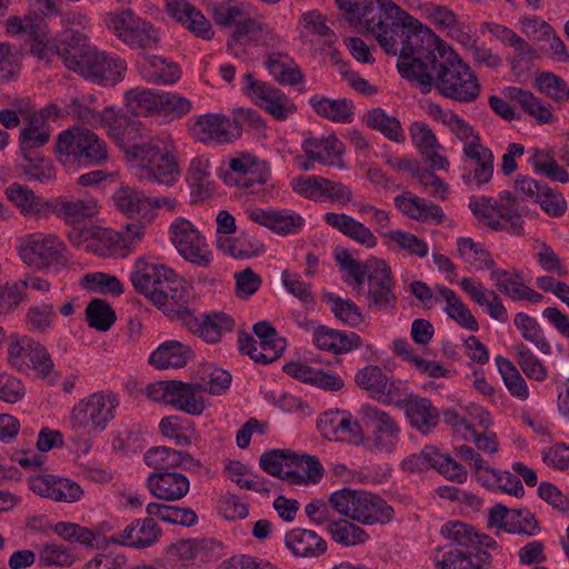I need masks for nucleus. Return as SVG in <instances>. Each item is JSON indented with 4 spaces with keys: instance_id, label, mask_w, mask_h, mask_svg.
Returning a JSON list of instances; mask_svg holds the SVG:
<instances>
[{
    "instance_id": "3",
    "label": "nucleus",
    "mask_w": 569,
    "mask_h": 569,
    "mask_svg": "<svg viewBox=\"0 0 569 569\" xmlns=\"http://www.w3.org/2000/svg\"><path fill=\"white\" fill-rule=\"evenodd\" d=\"M171 139L153 137L129 149L137 161V176L141 182L172 186L180 177L179 163Z\"/></svg>"
},
{
    "instance_id": "14",
    "label": "nucleus",
    "mask_w": 569,
    "mask_h": 569,
    "mask_svg": "<svg viewBox=\"0 0 569 569\" xmlns=\"http://www.w3.org/2000/svg\"><path fill=\"white\" fill-rule=\"evenodd\" d=\"M244 81L247 83V93L251 98L259 100L260 106L274 119L282 121L295 112L293 103L279 89L256 80L250 72L244 74Z\"/></svg>"
},
{
    "instance_id": "22",
    "label": "nucleus",
    "mask_w": 569,
    "mask_h": 569,
    "mask_svg": "<svg viewBox=\"0 0 569 569\" xmlns=\"http://www.w3.org/2000/svg\"><path fill=\"white\" fill-rule=\"evenodd\" d=\"M237 123L224 116L203 114L194 124L196 137L203 142L226 143L231 141Z\"/></svg>"
},
{
    "instance_id": "34",
    "label": "nucleus",
    "mask_w": 569,
    "mask_h": 569,
    "mask_svg": "<svg viewBox=\"0 0 569 569\" xmlns=\"http://www.w3.org/2000/svg\"><path fill=\"white\" fill-rule=\"evenodd\" d=\"M112 199L116 207L128 218H138L144 223H150V214L147 213L149 202L142 191L122 186L114 192Z\"/></svg>"
},
{
    "instance_id": "63",
    "label": "nucleus",
    "mask_w": 569,
    "mask_h": 569,
    "mask_svg": "<svg viewBox=\"0 0 569 569\" xmlns=\"http://www.w3.org/2000/svg\"><path fill=\"white\" fill-rule=\"evenodd\" d=\"M203 552V546L198 540H179L167 550L169 560L178 566H187Z\"/></svg>"
},
{
    "instance_id": "33",
    "label": "nucleus",
    "mask_w": 569,
    "mask_h": 569,
    "mask_svg": "<svg viewBox=\"0 0 569 569\" xmlns=\"http://www.w3.org/2000/svg\"><path fill=\"white\" fill-rule=\"evenodd\" d=\"M411 427L429 433L439 422V412L427 398L412 397L403 409Z\"/></svg>"
},
{
    "instance_id": "27",
    "label": "nucleus",
    "mask_w": 569,
    "mask_h": 569,
    "mask_svg": "<svg viewBox=\"0 0 569 569\" xmlns=\"http://www.w3.org/2000/svg\"><path fill=\"white\" fill-rule=\"evenodd\" d=\"M323 219L327 224L337 229L358 244L368 249L377 246L378 241L373 232L352 217L346 213L328 212Z\"/></svg>"
},
{
    "instance_id": "46",
    "label": "nucleus",
    "mask_w": 569,
    "mask_h": 569,
    "mask_svg": "<svg viewBox=\"0 0 569 569\" xmlns=\"http://www.w3.org/2000/svg\"><path fill=\"white\" fill-rule=\"evenodd\" d=\"M327 530L333 541L346 547L363 543L369 538L368 533L361 527L347 519L329 521Z\"/></svg>"
},
{
    "instance_id": "26",
    "label": "nucleus",
    "mask_w": 569,
    "mask_h": 569,
    "mask_svg": "<svg viewBox=\"0 0 569 569\" xmlns=\"http://www.w3.org/2000/svg\"><path fill=\"white\" fill-rule=\"evenodd\" d=\"M286 547L300 558H318L327 550V542L317 532L295 528L284 536Z\"/></svg>"
},
{
    "instance_id": "4",
    "label": "nucleus",
    "mask_w": 569,
    "mask_h": 569,
    "mask_svg": "<svg viewBox=\"0 0 569 569\" xmlns=\"http://www.w3.org/2000/svg\"><path fill=\"white\" fill-rule=\"evenodd\" d=\"M56 150L64 166L88 168L102 166L108 160L106 142L93 131L80 127L62 131L58 136Z\"/></svg>"
},
{
    "instance_id": "30",
    "label": "nucleus",
    "mask_w": 569,
    "mask_h": 569,
    "mask_svg": "<svg viewBox=\"0 0 569 569\" xmlns=\"http://www.w3.org/2000/svg\"><path fill=\"white\" fill-rule=\"evenodd\" d=\"M505 93L512 101H516L522 111L533 118L538 124H547L555 121L552 107L536 97L531 91L518 87H507Z\"/></svg>"
},
{
    "instance_id": "10",
    "label": "nucleus",
    "mask_w": 569,
    "mask_h": 569,
    "mask_svg": "<svg viewBox=\"0 0 569 569\" xmlns=\"http://www.w3.org/2000/svg\"><path fill=\"white\" fill-rule=\"evenodd\" d=\"M391 268L385 260H377L368 273V290L365 292L369 309L386 311L395 309L398 302Z\"/></svg>"
},
{
    "instance_id": "12",
    "label": "nucleus",
    "mask_w": 569,
    "mask_h": 569,
    "mask_svg": "<svg viewBox=\"0 0 569 569\" xmlns=\"http://www.w3.org/2000/svg\"><path fill=\"white\" fill-rule=\"evenodd\" d=\"M66 246L54 234L31 236L20 249V256L26 263L34 268H44L51 263L64 264Z\"/></svg>"
},
{
    "instance_id": "58",
    "label": "nucleus",
    "mask_w": 569,
    "mask_h": 569,
    "mask_svg": "<svg viewBox=\"0 0 569 569\" xmlns=\"http://www.w3.org/2000/svg\"><path fill=\"white\" fill-rule=\"evenodd\" d=\"M326 302L331 306V311L342 322L356 327L362 322L360 308L349 299H342L332 292L326 295Z\"/></svg>"
},
{
    "instance_id": "64",
    "label": "nucleus",
    "mask_w": 569,
    "mask_h": 569,
    "mask_svg": "<svg viewBox=\"0 0 569 569\" xmlns=\"http://www.w3.org/2000/svg\"><path fill=\"white\" fill-rule=\"evenodd\" d=\"M535 87L556 102L566 99V81L553 72L543 71L537 74Z\"/></svg>"
},
{
    "instance_id": "17",
    "label": "nucleus",
    "mask_w": 569,
    "mask_h": 569,
    "mask_svg": "<svg viewBox=\"0 0 569 569\" xmlns=\"http://www.w3.org/2000/svg\"><path fill=\"white\" fill-rule=\"evenodd\" d=\"M103 119L109 137L131 157L129 149L134 144H139L140 142H136V140L142 138V122L129 116L119 114L112 108L103 110Z\"/></svg>"
},
{
    "instance_id": "52",
    "label": "nucleus",
    "mask_w": 569,
    "mask_h": 569,
    "mask_svg": "<svg viewBox=\"0 0 569 569\" xmlns=\"http://www.w3.org/2000/svg\"><path fill=\"white\" fill-rule=\"evenodd\" d=\"M293 460H296V452L286 449H272L261 455L259 466L268 475L287 480V477H284L287 470H283V467L291 469Z\"/></svg>"
},
{
    "instance_id": "38",
    "label": "nucleus",
    "mask_w": 569,
    "mask_h": 569,
    "mask_svg": "<svg viewBox=\"0 0 569 569\" xmlns=\"http://www.w3.org/2000/svg\"><path fill=\"white\" fill-rule=\"evenodd\" d=\"M436 291L438 292L436 300L441 299L446 302L445 312L450 319L468 330L477 331L479 329L476 318L453 290L437 286Z\"/></svg>"
},
{
    "instance_id": "36",
    "label": "nucleus",
    "mask_w": 569,
    "mask_h": 569,
    "mask_svg": "<svg viewBox=\"0 0 569 569\" xmlns=\"http://www.w3.org/2000/svg\"><path fill=\"white\" fill-rule=\"evenodd\" d=\"M193 357L192 350L179 341L170 340L160 345L149 357L158 369L182 368Z\"/></svg>"
},
{
    "instance_id": "51",
    "label": "nucleus",
    "mask_w": 569,
    "mask_h": 569,
    "mask_svg": "<svg viewBox=\"0 0 569 569\" xmlns=\"http://www.w3.org/2000/svg\"><path fill=\"white\" fill-rule=\"evenodd\" d=\"M513 323L520 330L522 338L531 342L541 353H551V346L535 318L519 312L515 316Z\"/></svg>"
},
{
    "instance_id": "48",
    "label": "nucleus",
    "mask_w": 569,
    "mask_h": 569,
    "mask_svg": "<svg viewBox=\"0 0 569 569\" xmlns=\"http://www.w3.org/2000/svg\"><path fill=\"white\" fill-rule=\"evenodd\" d=\"M159 96L151 90L134 88L126 92V107L137 117H147L159 111Z\"/></svg>"
},
{
    "instance_id": "42",
    "label": "nucleus",
    "mask_w": 569,
    "mask_h": 569,
    "mask_svg": "<svg viewBox=\"0 0 569 569\" xmlns=\"http://www.w3.org/2000/svg\"><path fill=\"white\" fill-rule=\"evenodd\" d=\"M323 476V468L316 456L298 455L292 468L286 471L287 481L292 485L317 483Z\"/></svg>"
},
{
    "instance_id": "53",
    "label": "nucleus",
    "mask_w": 569,
    "mask_h": 569,
    "mask_svg": "<svg viewBox=\"0 0 569 569\" xmlns=\"http://www.w3.org/2000/svg\"><path fill=\"white\" fill-rule=\"evenodd\" d=\"M528 161L532 164L536 172L545 174L550 180L561 183L569 181V173L547 151L532 149Z\"/></svg>"
},
{
    "instance_id": "61",
    "label": "nucleus",
    "mask_w": 569,
    "mask_h": 569,
    "mask_svg": "<svg viewBox=\"0 0 569 569\" xmlns=\"http://www.w3.org/2000/svg\"><path fill=\"white\" fill-rule=\"evenodd\" d=\"M292 190L299 196L312 200H323V187L328 183V179L320 176H300L291 180Z\"/></svg>"
},
{
    "instance_id": "32",
    "label": "nucleus",
    "mask_w": 569,
    "mask_h": 569,
    "mask_svg": "<svg viewBox=\"0 0 569 569\" xmlns=\"http://www.w3.org/2000/svg\"><path fill=\"white\" fill-rule=\"evenodd\" d=\"M462 290L470 296V298L481 307L487 308L489 316L500 322H506L508 319L507 309L502 305V300L493 290L485 289L480 283H477L472 278H463L460 282Z\"/></svg>"
},
{
    "instance_id": "29",
    "label": "nucleus",
    "mask_w": 569,
    "mask_h": 569,
    "mask_svg": "<svg viewBox=\"0 0 569 569\" xmlns=\"http://www.w3.org/2000/svg\"><path fill=\"white\" fill-rule=\"evenodd\" d=\"M54 210L67 223L76 224L98 213V201L93 197H60L56 200Z\"/></svg>"
},
{
    "instance_id": "55",
    "label": "nucleus",
    "mask_w": 569,
    "mask_h": 569,
    "mask_svg": "<svg viewBox=\"0 0 569 569\" xmlns=\"http://www.w3.org/2000/svg\"><path fill=\"white\" fill-rule=\"evenodd\" d=\"M496 362L509 392L513 397L526 400L529 397V390L516 366L510 360L500 356L496 358Z\"/></svg>"
},
{
    "instance_id": "50",
    "label": "nucleus",
    "mask_w": 569,
    "mask_h": 569,
    "mask_svg": "<svg viewBox=\"0 0 569 569\" xmlns=\"http://www.w3.org/2000/svg\"><path fill=\"white\" fill-rule=\"evenodd\" d=\"M355 381L376 400H381L387 391L388 377L378 366L362 368L357 372Z\"/></svg>"
},
{
    "instance_id": "7",
    "label": "nucleus",
    "mask_w": 569,
    "mask_h": 569,
    "mask_svg": "<svg viewBox=\"0 0 569 569\" xmlns=\"http://www.w3.org/2000/svg\"><path fill=\"white\" fill-rule=\"evenodd\" d=\"M118 400L114 395L93 393L79 402L72 410V427L83 433L103 430L113 419Z\"/></svg>"
},
{
    "instance_id": "28",
    "label": "nucleus",
    "mask_w": 569,
    "mask_h": 569,
    "mask_svg": "<svg viewBox=\"0 0 569 569\" xmlns=\"http://www.w3.org/2000/svg\"><path fill=\"white\" fill-rule=\"evenodd\" d=\"M361 342L360 336L355 332L347 335L326 326H318L313 331V343L317 348L335 355L347 353L358 349Z\"/></svg>"
},
{
    "instance_id": "43",
    "label": "nucleus",
    "mask_w": 569,
    "mask_h": 569,
    "mask_svg": "<svg viewBox=\"0 0 569 569\" xmlns=\"http://www.w3.org/2000/svg\"><path fill=\"white\" fill-rule=\"evenodd\" d=\"M166 273L167 268L164 266L139 260L136 263V269L131 273L130 280L136 290L150 300L152 290L159 286L161 278Z\"/></svg>"
},
{
    "instance_id": "37",
    "label": "nucleus",
    "mask_w": 569,
    "mask_h": 569,
    "mask_svg": "<svg viewBox=\"0 0 569 569\" xmlns=\"http://www.w3.org/2000/svg\"><path fill=\"white\" fill-rule=\"evenodd\" d=\"M218 249L236 259H249L259 256L264 251V246L253 236L241 232L238 237L219 236L217 239Z\"/></svg>"
},
{
    "instance_id": "59",
    "label": "nucleus",
    "mask_w": 569,
    "mask_h": 569,
    "mask_svg": "<svg viewBox=\"0 0 569 569\" xmlns=\"http://www.w3.org/2000/svg\"><path fill=\"white\" fill-rule=\"evenodd\" d=\"M166 297L167 300L160 309H162L167 316L171 318L177 316L183 322L186 320V316L191 315V312L188 309L189 293L181 279H179L178 286H173L167 295L164 293V298Z\"/></svg>"
},
{
    "instance_id": "45",
    "label": "nucleus",
    "mask_w": 569,
    "mask_h": 569,
    "mask_svg": "<svg viewBox=\"0 0 569 569\" xmlns=\"http://www.w3.org/2000/svg\"><path fill=\"white\" fill-rule=\"evenodd\" d=\"M365 121L369 128L379 131L389 140L395 142L405 141V133L400 121L396 117L387 114L383 109H371L366 114Z\"/></svg>"
},
{
    "instance_id": "49",
    "label": "nucleus",
    "mask_w": 569,
    "mask_h": 569,
    "mask_svg": "<svg viewBox=\"0 0 569 569\" xmlns=\"http://www.w3.org/2000/svg\"><path fill=\"white\" fill-rule=\"evenodd\" d=\"M86 320L90 328L106 332L117 320V316L110 303L100 298L92 299L86 307Z\"/></svg>"
},
{
    "instance_id": "13",
    "label": "nucleus",
    "mask_w": 569,
    "mask_h": 569,
    "mask_svg": "<svg viewBox=\"0 0 569 569\" xmlns=\"http://www.w3.org/2000/svg\"><path fill=\"white\" fill-rule=\"evenodd\" d=\"M278 36L263 20L259 18L240 19L227 40V50L239 57L241 47L249 44L269 46L277 41Z\"/></svg>"
},
{
    "instance_id": "39",
    "label": "nucleus",
    "mask_w": 569,
    "mask_h": 569,
    "mask_svg": "<svg viewBox=\"0 0 569 569\" xmlns=\"http://www.w3.org/2000/svg\"><path fill=\"white\" fill-rule=\"evenodd\" d=\"M302 150L310 159H316L317 162L325 166H331L333 160L343 153V146L336 134H330L322 138L306 139L302 143Z\"/></svg>"
},
{
    "instance_id": "8",
    "label": "nucleus",
    "mask_w": 569,
    "mask_h": 569,
    "mask_svg": "<svg viewBox=\"0 0 569 569\" xmlns=\"http://www.w3.org/2000/svg\"><path fill=\"white\" fill-rule=\"evenodd\" d=\"M8 356L13 367L31 368L42 378L47 377L53 368V361L47 349L27 336L10 337Z\"/></svg>"
},
{
    "instance_id": "40",
    "label": "nucleus",
    "mask_w": 569,
    "mask_h": 569,
    "mask_svg": "<svg viewBox=\"0 0 569 569\" xmlns=\"http://www.w3.org/2000/svg\"><path fill=\"white\" fill-rule=\"evenodd\" d=\"M438 566L441 569H488L491 567V555L487 550H478L472 553L453 549L443 553Z\"/></svg>"
},
{
    "instance_id": "44",
    "label": "nucleus",
    "mask_w": 569,
    "mask_h": 569,
    "mask_svg": "<svg viewBox=\"0 0 569 569\" xmlns=\"http://www.w3.org/2000/svg\"><path fill=\"white\" fill-rule=\"evenodd\" d=\"M54 532L69 542H77L86 547H96L103 536V526L89 529L74 522L60 521L54 526Z\"/></svg>"
},
{
    "instance_id": "41",
    "label": "nucleus",
    "mask_w": 569,
    "mask_h": 569,
    "mask_svg": "<svg viewBox=\"0 0 569 569\" xmlns=\"http://www.w3.org/2000/svg\"><path fill=\"white\" fill-rule=\"evenodd\" d=\"M313 111L328 120L340 123H349L353 117V104L347 99H329L313 96L309 99Z\"/></svg>"
},
{
    "instance_id": "47",
    "label": "nucleus",
    "mask_w": 569,
    "mask_h": 569,
    "mask_svg": "<svg viewBox=\"0 0 569 569\" xmlns=\"http://www.w3.org/2000/svg\"><path fill=\"white\" fill-rule=\"evenodd\" d=\"M460 257L475 270L481 271L495 269V261L488 250L476 243L471 238H459L457 240Z\"/></svg>"
},
{
    "instance_id": "2",
    "label": "nucleus",
    "mask_w": 569,
    "mask_h": 569,
    "mask_svg": "<svg viewBox=\"0 0 569 569\" xmlns=\"http://www.w3.org/2000/svg\"><path fill=\"white\" fill-rule=\"evenodd\" d=\"M438 59L433 57L432 66L427 70L431 78L429 86L419 84L423 93L435 88L442 97L468 103L475 101L480 92V84L470 68L449 47H442Z\"/></svg>"
},
{
    "instance_id": "6",
    "label": "nucleus",
    "mask_w": 569,
    "mask_h": 569,
    "mask_svg": "<svg viewBox=\"0 0 569 569\" xmlns=\"http://www.w3.org/2000/svg\"><path fill=\"white\" fill-rule=\"evenodd\" d=\"M106 26L122 43L131 49H154L159 34L152 23L143 20L130 9L107 13Z\"/></svg>"
},
{
    "instance_id": "56",
    "label": "nucleus",
    "mask_w": 569,
    "mask_h": 569,
    "mask_svg": "<svg viewBox=\"0 0 569 569\" xmlns=\"http://www.w3.org/2000/svg\"><path fill=\"white\" fill-rule=\"evenodd\" d=\"M181 452L164 446L152 447L144 453V461L154 472H170V469L180 467Z\"/></svg>"
},
{
    "instance_id": "62",
    "label": "nucleus",
    "mask_w": 569,
    "mask_h": 569,
    "mask_svg": "<svg viewBox=\"0 0 569 569\" xmlns=\"http://www.w3.org/2000/svg\"><path fill=\"white\" fill-rule=\"evenodd\" d=\"M518 357V365L523 373L532 380L543 381L547 379V369L542 362L523 343L515 347Z\"/></svg>"
},
{
    "instance_id": "23",
    "label": "nucleus",
    "mask_w": 569,
    "mask_h": 569,
    "mask_svg": "<svg viewBox=\"0 0 569 569\" xmlns=\"http://www.w3.org/2000/svg\"><path fill=\"white\" fill-rule=\"evenodd\" d=\"M249 218L279 234H296L305 226V219L295 212L256 209L249 211Z\"/></svg>"
},
{
    "instance_id": "18",
    "label": "nucleus",
    "mask_w": 569,
    "mask_h": 569,
    "mask_svg": "<svg viewBox=\"0 0 569 569\" xmlns=\"http://www.w3.org/2000/svg\"><path fill=\"white\" fill-rule=\"evenodd\" d=\"M183 325L194 335L204 341L216 343L220 340L222 332L233 329V320L226 313L213 312L196 317L192 313L186 316Z\"/></svg>"
},
{
    "instance_id": "9",
    "label": "nucleus",
    "mask_w": 569,
    "mask_h": 569,
    "mask_svg": "<svg viewBox=\"0 0 569 569\" xmlns=\"http://www.w3.org/2000/svg\"><path fill=\"white\" fill-rule=\"evenodd\" d=\"M170 231L173 246L187 261L199 267H208L211 263L212 252L204 237L190 221L178 219L171 224Z\"/></svg>"
},
{
    "instance_id": "11",
    "label": "nucleus",
    "mask_w": 569,
    "mask_h": 569,
    "mask_svg": "<svg viewBox=\"0 0 569 569\" xmlns=\"http://www.w3.org/2000/svg\"><path fill=\"white\" fill-rule=\"evenodd\" d=\"M361 422L372 431L373 443L380 451L391 452L400 439V426L389 412L372 405L360 409Z\"/></svg>"
},
{
    "instance_id": "57",
    "label": "nucleus",
    "mask_w": 569,
    "mask_h": 569,
    "mask_svg": "<svg viewBox=\"0 0 569 569\" xmlns=\"http://www.w3.org/2000/svg\"><path fill=\"white\" fill-rule=\"evenodd\" d=\"M441 533L458 546L472 549L475 552L480 550L479 532L470 525L460 521L449 522L442 527Z\"/></svg>"
},
{
    "instance_id": "16",
    "label": "nucleus",
    "mask_w": 569,
    "mask_h": 569,
    "mask_svg": "<svg viewBox=\"0 0 569 569\" xmlns=\"http://www.w3.org/2000/svg\"><path fill=\"white\" fill-rule=\"evenodd\" d=\"M167 12L197 38L211 40L214 36L211 22L203 12L187 0H167Z\"/></svg>"
},
{
    "instance_id": "5",
    "label": "nucleus",
    "mask_w": 569,
    "mask_h": 569,
    "mask_svg": "<svg viewBox=\"0 0 569 569\" xmlns=\"http://www.w3.org/2000/svg\"><path fill=\"white\" fill-rule=\"evenodd\" d=\"M499 198L506 200L507 203H499L493 198L471 197L469 208L479 221L492 230H506L515 236L523 234V220L517 209L518 196L510 191H502Z\"/></svg>"
},
{
    "instance_id": "31",
    "label": "nucleus",
    "mask_w": 569,
    "mask_h": 569,
    "mask_svg": "<svg viewBox=\"0 0 569 569\" xmlns=\"http://www.w3.org/2000/svg\"><path fill=\"white\" fill-rule=\"evenodd\" d=\"M283 371L299 381L317 386L327 391H338L345 386L343 380L339 376L327 373L298 362L287 363L283 367Z\"/></svg>"
},
{
    "instance_id": "24",
    "label": "nucleus",
    "mask_w": 569,
    "mask_h": 569,
    "mask_svg": "<svg viewBox=\"0 0 569 569\" xmlns=\"http://www.w3.org/2000/svg\"><path fill=\"white\" fill-rule=\"evenodd\" d=\"M462 154L476 164L472 173L469 171L462 176L463 182L470 183L476 181L479 186L487 183L493 173L495 157L492 151L481 142L476 141V143L463 146Z\"/></svg>"
},
{
    "instance_id": "54",
    "label": "nucleus",
    "mask_w": 569,
    "mask_h": 569,
    "mask_svg": "<svg viewBox=\"0 0 569 569\" xmlns=\"http://www.w3.org/2000/svg\"><path fill=\"white\" fill-rule=\"evenodd\" d=\"M144 62V68H148L146 77L153 82L170 84L181 76L179 67L173 62H167L162 57L148 56Z\"/></svg>"
},
{
    "instance_id": "35",
    "label": "nucleus",
    "mask_w": 569,
    "mask_h": 569,
    "mask_svg": "<svg viewBox=\"0 0 569 569\" xmlns=\"http://www.w3.org/2000/svg\"><path fill=\"white\" fill-rule=\"evenodd\" d=\"M201 386L174 380L170 406L188 415L199 416L204 411V399L200 395Z\"/></svg>"
},
{
    "instance_id": "19",
    "label": "nucleus",
    "mask_w": 569,
    "mask_h": 569,
    "mask_svg": "<svg viewBox=\"0 0 569 569\" xmlns=\"http://www.w3.org/2000/svg\"><path fill=\"white\" fill-rule=\"evenodd\" d=\"M152 496L168 501L183 498L190 488L188 478L179 472H152L147 479Z\"/></svg>"
},
{
    "instance_id": "21",
    "label": "nucleus",
    "mask_w": 569,
    "mask_h": 569,
    "mask_svg": "<svg viewBox=\"0 0 569 569\" xmlns=\"http://www.w3.org/2000/svg\"><path fill=\"white\" fill-rule=\"evenodd\" d=\"M392 515L393 509L383 499L360 490L352 520L363 525L386 523L391 520Z\"/></svg>"
},
{
    "instance_id": "60",
    "label": "nucleus",
    "mask_w": 569,
    "mask_h": 569,
    "mask_svg": "<svg viewBox=\"0 0 569 569\" xmlns=\"http://www.w3.org/2000/svg\"><path fill=\"white\" fill-rule=\"evenodd\" d=\"M81 283L88 290L102 295L109 293L118 297L123 292V286L120 280L116 276L104 272L87 273L82 278Z\"/></svg>"
},
{
    "instance_id": "1",
    "label": "nucleus",
    "mask_w": 569,
    "mask_h": 569,
    "mask_svg": "<svg viewBox=\"0 0 569 569\" xmlns=\"http://www.w3.org/2000/svg\"><path fill=\"white\" fill-rule=\"evenodd\" d=\"M345 19L365 27L387 54L399 53L397 68L402 78L429 86L427 70L449 47L432 30L391 0H336Z\"/></svg>"
},
{
    "instance_id": "15",
    "label": "nucleus",
    "mask_w": 569,
    "mask_h": 569,
    "mask_svg": "<svg viewBox=\"0 0 569 569\" xmlns=\"http://www.w3.org/2000/svg\"><path fill=\"white\" fill-rule=\"evenodd\" d=\"M93 47L84 34L76 30H64L57 39V44L47 46L44 50L54 52L63 64L72 71H77L80 64L89 56Z\"/></svg>"
},
{
    "instance_id": "20",
    "label": "nucleus",
    "mask_w": 569,
    "mask_h": 569,
    "mask_svg": "<svg viewBox=\"0 0 569 569\" xmlns=\"http://www.w3.org/2000/svg\"><path fill=\"white\" fill-rule=\"evenodd\" d=\"M161 535V529L152 518L134 520L121 532L110 537V541L133 548H146L154 543Z\"/></svg>"
},
{
    "instance_id": "25",
    "label": "nucleus",
    "mask_w": 569,
    "mask_h": 569,
    "mask_svg": "<svg viewBox=\"0 0 569 569\" xmlns=\"http://www.w3.org/2000/svg\"><path fill=\"white\" fill-rule=\"evenodd\" d=\"M6 196L20 213L28 218H37L52 208L49 201L19 182L9 184Z\"/></svg>"
}]
</instances>
